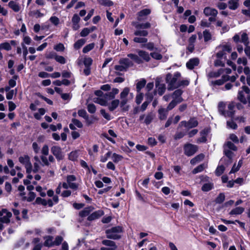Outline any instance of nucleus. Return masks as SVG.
I'll list each match as a JSON object with an SVG mask.
<instances>
[{
    "instance_id": "nucleus-1",
    "label": "nucleus",
    "mask_w": 250,
    "mask_h": 250,
    "mask_svg": "<svg viewBox=\"0 0 250 250\" xmlns=\"http://www.w3.org/2000/svg\"><path fill=\"white\" fill-rule=\"evenodd\" d=\"M132 25L134 26L136 30L134 32V35L137 36L133 39V41L135 42L139 43H146L147 42V39L145 37H146L148 32L147 31L144 30L148 29L151 27V24L146 22L145 23H139L137 22H132Z\"/></svg>"
},
{
    "instance_id": "nucleus-2",
    "label": "nucleus",
    "mask_w": 250,
    "mask_h": 250,
    "mask_svg": "<svg viewBox=\"0 0 250 250\" xmlns=\"http://www.w3.org/2000/svg\"><path fill=\"white\" fill-rule=\"evenodd\" d=\"M181 76L180 73L177 72L173 76L171 74H168L166 76V82L168 83V90H171L179 86L177 81L178 78Z\"/></svg>"
},
{
    "instance_id": "nucleus-3",
    "label": "nucleus",
    "mask_w": 250,
    "mask_h": 250,
    "mask_svg": "<svg viewBox=\"0 0 250 250\" xmlns=\"http://www.w3.org/2000/svg\"><path fill=\"white\" fill-rule=\"evenodd\" d=\"M122 231V228L118 226L113 227L112 228L107 229L105 231L106 237L109 239H118L120 238L119 234Z\"/></svg>"
},
{
    "instance_id": "nucleus-4",
    "label": "nucleus",
    "mask_w": 250,
    "mask_h": 250,
    "mask_svg": "<svg viewBox=\"0 0 250 250\" xmlns=\"http://www.w3.org/2000/svg\"><path fill=\"white\" fill-rule=\"evenodd\" d=\"M19 162L24 165L27 173H30L32 171V165L30 162V158L27 155L21 156L19 158Z\"/></svg>"
},
{
    "instance_id": "nucleus-5",
    "label": "nucleus",
    "mask_w": 250,
    "mask_h": 250,
    "mask_svg": "<svg viewBox=\"0 0 250 250\" xmlns=\"http://www.w3.org/2000/svg\"><path fill=\"white\" fill-rule=\"evenodd\" d=\"M242 89V90L238 92V99L241 102L246 104L247 103V99L250 96V90L247 86H243Z\"/></svg>"
},
{
    "instance_id": "nucleus-6",
    "label": "nucleus",
    "mask_w": 250,
    "mask_h": 250,
    "mask_svg": "<svg viewBox=\"0 0 250 250\" xmlns=\"http://www.w3.org/2000/svg\"><path fill=\"white\" fill-rule=\"evenodd\" d=\"M12 216V213L8 211L6 209L0 210V222L4 223H8L10 218Z\"/></svg>"
},
{
    "instance_id": "nucleus-7",
    "label": "nucleus",
    "mask_w": 250,
    "mask_h": 250,
    "mask_svg": "<svg viewBox=\"0 0 250 250\" xmlns=\"http://www.w3.org/2000/svg\"><path fill=\"white\" fill-rule=\"evenodd\" d=\"M197 150V147L195 145L190 144H187L184 146L185 153L186 155L190 156L193 155Z\"/></svg>"
},
{
    "instance_id": "nucleus-8",
    "label": "nucleus",
    "mask_w": 250,
    "mask_h": 250,
    "mask_svg": "<svg viewBox=\"0 0 250 250\" xmlns=\"http://www.w3.org/2000/svg\"><path fill=\"white\" fill-rule=\"evenodd\" d=\"M151 13V10L150 9H144L137 14V19L138 21H143L146 19L147 16L149 15Z\"/></svg>"
},
{
    "instance_id": "nucleus-9",
    "label": "nucleus",
    "mask_w": 250,
    "mask_h": 250,
    "mask_svg": "<svg viewBox=\"0 0 250 250\" xmlns=\"http://www.w3.org/2000/svg\"><path fill=\"white\" fill-rule=\"evenodd\" d=\"M161 79L157 78L155 80V85L156 91L158 94L160 95H162L166 90V86L165 84L161 83Z\"/></svg>"
},
{
    "instance_id": "nucleus-10",
    "label": "nucleus",
    "mask_w": 250,
    "mask_h": 250,
    "mask_svg": "<svg viewBox=\"0 0 250 250\" xmlns=\"http://www.w3.org/2000/svg\"><path fill=\"white\" fill-rule=\"evenodd\" d=\"M51 151L58 160H60L62 159L63 155L60 147L53 146L51 148Z\"/></svg>"
},
{
    "instance_id": "nucleus-11",
    "label": "nucleus",
    "mask_w": 250,
    "mask_h": 250,
    "mask_svg": "<svg viewBox=\"0 0 250 250\" xmlns=\"http://www.w3.org/2000/svg\"><path fill=\"white\" fill-rule=\"evenodd\" d=\"M154 117V115L153 113H149L146 115H142L140 117V120L141 121L144 120L142 122V123L146 124H149L151 123V121L153 120Z\"/></svg>"
},
{
    "instance_id": "nucleus-12",
    "label": "nucleus",
    "mask_w": 250,
    "mask_h": 250,
    "mask_svg": "<svg viewBox=\"0 0 250 250\" xmlns=\"http://www.w3.org/2000/svg\"><path fill=\"white\" fill-rule=\"evenodd\" d=\"M235 107V103L231 102L228 105V110H226V117H232L234 115V107Z\"/></svg>"
},
{
    "instance_id": "nucleus-13",
    "label": "nucleus",
    "mask_w": 250,
    "mask_h": 250,
    "mask_svg": "<svg viewBox=\"0 0 250 250\" xmlns=\"http://www.w3.org/2000/svg\"><path fill=\"white\" fill-rule=\"evenodd\" d=\"M199 63V59L197 58L190 59L186 63L187 68L189 69H192L195 66H197Z\"/></svg>"
},
{
    "instance_id": "nucleus-14",
    "label": "nucleus",
    "mask_w": 250,
    "mask_h": 250,
    "mask_svg": "<svg viewBox=\"0 0 250 250\" xmlns=\"http://www.w3.org/2000/svg\"><path fill=\"white\" fill-rule=\"evenodd\" d=\"M232 120V125H237V124H241L245 123V118L242 116H235L233 115L231 117ZM227 125H231L227 122Z\"/></svg>"
},
{
    "instance_id": "nucleus-15",
    "label": "nucleus",
    "mask_w": 250,
    "mask_h": 250,
    "mask_svg": "<svg viewBox=\"0 0 250 250\" xmlns=\"http://www.w3.org/2000/svg\"><path fill=\"white\" fill-rule=\"evenodd\" d=\"M80 18L78 14H75L72 18V28L74 30H77L80 28L79 22Z\"/></svg>"
},
{
    "instance_id": "nucleus-16",
    "label": "nucleus",
    "mask_w": 250,
    "mask_h": 250,
    "mask_svg": "<svg viewBox=\"0 0 250 250\" xmlns=\"http://www.w3.org/2000/svg\"><path fill=\"white\" fill-rule=\"evenodd\" d=\"M204 13L206 16L216 17L218 14V11L214 8L210 7H206L204 9Z\"/></svg>"
},
{
    "instance_id": "nucleus-17",
    "label": "nucleus",
    "mask_w": 250,
    "mask_h": 250,
    "mask_svg": "<svg viewBox=\"0 0 250 250\" xmlns=\"http://www.w3.org/2000/svg\"><path fill=\"white\" fill-rule=\"evenodd\" d=\"M104 215V211L102 210H98L93 212L91 214L88 216L87 219L89 221H92L99 218Z\"/></svg>"
},
{
    "instance_id": "nucleus-18",
    "label": "nucleus",
    "mask_w": 250,
    "mask_h": 250,
    "mask_svg": "<svg viewBox=\"0 0 250 250\" xmlns=\"http://www.w3.org/2000/svg\"><path fill=\"white\" fill-rule=\"evenodd\" d=\"M183 91L180 89H177L175 90L172 94V98L173 100L178 102V103H181L183 99L181 97Z\"/></svg>"
},
{
    "instance_id": "nucleus-19",
    "label": "nucleus",
    "mask_w": 250,
    "mask_h": 250,
    "mask_svg": "<svg viewBox=\"0 0 250 250\" xmlns=\"http://www.w3.org/2000/svg\"><path fill=\"white\" fill-rule=\"evenodd\" d=\"M119 64H122L126 69L133 66V62L128 58H122L119 61Z\"/></svg>"
},
{
    "instance_id": "nucleus-20",
    "label": "nucleus",
    "mask_w": 250,
    "mask_h": 250,
    "mask_svg": "<svg viewBox=\"0 0 250 250\" xmlns=\"http://www.w3.org/2000/svg\"><path fill=\"white\" fill-rule=\"evenodd\" d=\"M223 71L222 69H220L217 71H210L207 74V77L208 80L211 78H217L223 73Z\"/></svg>"
},
{
    "instance_id": "nucleus-21",
    "label": "nucleus",
    "mask_w": 250,
    "mask_h": 250,
    "mask_svg": "<svg viewBox=\"0 0 250 250\" xmlns=\"http://www.w3.org/2000/svg\"><path fill=\"white\" fill-rule=\"evenodd\" d=\"M239 0H229L228 2L229 9L235 10L239 6Z\"/></svg>"
},
{
    "instance_id": "nucleus-22",
    "label": "nucleus",
    "mask_w": 250,
    "mask_h": 250,
    "mask_svg": "<svg viewBox=\"0 0 250 250\" xmlns=\"http://www.w3.org/2000/svg\"><path fill=\"white\" fill-rule=\"evenodd\" d=\"M168 110L167 109L164 108L163 107H161L159 108L158 110V114L159 118L161 120H165L167 118Z\"/></svg>"
},
{
    "instance_id": "nucleus-23",
    "label": "nucleus",
    "mask_w": 250,
    "mask_h": 250,
    "mask_svg": "<svg viewBox=\"0 0 250 250\" xmlns=\"http://www.w3.org/2000/svg\"><path fill=\"white\" fill-rule=\"evenodd\" d=\"M218 111L221 115L226 117V110H225L226 104L224 102H221L218 104Z\"/></svg>"
},
{
    "instance_id": "nucleus-24",
    "label": "nucleus",
    "mask_w": 250,
    "mask_h": 250,
    "mask_svg": "<svg viewBox=\"0 0 250 250\" xmlns=\"http://www.w3.org/2000/svg\"><path fill=\"white\" fill-rule=\"evenodd\" d=\"M93 210V208L91 207H88L85 208L83 210L81 211L79 213L80 216L83 217H85Z\"/></svg>"
},
{
    "instance_id": "nucleus-25",
    "label": "nucleus",
    "mask_w": 250,
    "mask_h": 250,
    "mask_svg": "<svg viewBox=\"0 0 250 250\" xmlns=\"http://www.w3.org/2000/svg\"><path fill=\"white\" fill-rule=\"evenodd\" d=\"M217 49H221L225 54L227 52H230L232 50L231 45L229 44L220 45L217 47Z\"/></svg>"
},
{
    "instance_id": "nucleus-26",
    "label": "nucleus",
    "mask_w": 250,
    "mask_h": 250,
    "mask_svg": "<svg viewBox=\"0 0 250 250\" xmlns=\"http://www.w3.org/2000/svg\"><path fill=\"white\" fill-rule=\"evenodd\" d=\"M9 6L15 12H18L20 10V6L14 1H10L8 3Z\"/></svg>"
},
{
    "instance_id": "nucleus-27",
    "label": "nucleus",
    "mask_w": 250,
    "mask_h": 250,
    "mask_svg": "<svg viewBox=\"0 0 250 250\" xmlns=\"http://www.w3.org/2000/svg\"><path fill=\"white\" fill-rule=\"evenodd\" d=\"M244 208L243 207H236L232 209L229 214L231 215H238L242 214L244 211Z\"/></svg>"
},
{
    "instance_id": "nucleus-28",
    "label": "nucleus",
    "mask_w": 250,
    "mask_h": 250,
    "mask_svg": "<svg viewBox=\"0 0 250 250\" xmlns=\"http://www.w3.org/2000/svg\"><path fill=\"white\" fill-rule=\"evenodd\" d=\"M139 56L142 58L146 62H148L150 60V57L148 53L146 51L140 50L138 52Z\"/></svg>"
},
{
    "instance_id": "nucleus-29",
    "label": "nucleus",
    "mask_w": 250,
    "mask_h": 250,
    "mask_svg": "<svg viewBox=\"0 0 250 250\" xmlns=\"http://www.w3.org/2000/svg\"><path fill=\"white\" fill-rule=\"evenodd\" d=\"M94 102L98 103L102 105H105L107 102L106 98L104 97L95 98L94 99Z\"/></svg>"
},
{
    "instance_id": "nucleus-30",
    "label": "nucleus",
    "mask_w": 250,
    "mask_h": 250,
    "mask_svg": "<svg viewBox=\"0 0 250 250\" xmlns=\"http://www.w3.org/2000/svg\"><path fill=\"white\" fill-rule=\"evenodd\" d=\"M120 101L119 100H114L112 101L111 103L109 105L108 108L110 111H113L119 105Z\"/></svg>"
},
{
    "instance_id": "nucleus-31",
    "label": "nucleus",
    "mask_w": 250,
    "mask_h": 250,
    "mask_svg": "<svg viewBox=\"0 0 250 250\" xmlns=\"http://www.w3.org/2000/svg\"><path fill=\"white\" fill-rule=\"evenodd\" d=\"M45 241L44 243V245L47 247H52L54 246L53 241V237L52 236H46L45 238Z\"/></svg>"
},
{
    "instance_id": "nucleus-32",
    "label": "nucleus",
    "mask_w": 250,
    "mask_h": 250,
    "mask_svg": "<svg viewBox=\"0 0 250 250\" xmlns=\"http://www.w3.org/2000/svg\"><path fill=\"white\" fill-rule=\"evenodd\" d=\"M78 152L79 151L78 150H75L71 152L68 155L69 159L72 161L77 160L79 155Z\"/></svg>"
},
{
    "instance_id": "nucleus-33",
    "label": "nucleus",
    "mask_w": 250,
    "mask_h": 250,
    "mask_svg": "<svg viewBox=\"0 0 250 250\" xmlns=\"http://www.w3.org/2000/svg\"><path fill=\"white\" fill-rule=\"evenodd\" d=\"M146 84V81L142 79L137 83L136 89L138 93H139L141 89L143 88Z\"/></svg>"
},
{
    "instance_id": "nucleus-34",
    "label": "nucleus",
    "mask_w": 250,
    "mask_h": 250,
    "mask_svg": "<svg viewBox=\"0 0 250 250\" xmlns=\"http://www.w3.org/2000/svg\"><path fill=\"white\" fill-rule=\"evenodd\" d=\"M102 244L104 245L109 246L110 248L115 247V249H117V246L114 241L109 240H104L102 241Z\"/></svg>"
},
{
    "instance_id": "nucleus-35",
    "label": "nucleus",
    "mask_w": 250,
    "mask_h": 250,
    "mask_svg": "<svg viewBox=\"0 0 250 250\" xmlns=\"http://www.w3.org/2000/svg\"><path fill=\"white\" fill-rule=\"evenodd\" d=\"M85 42V40L84 39H81L78 40L74 44V47L75 49H78L80 48Z\"/></svg>"
},
{
    "instance_id": "nucleus-36",
    "label": "nucleus",
    "mask_w": 250,
    "mask_h": 250,
    "mask_svg": "<svg viewBox=\"0 0 250 250\" xmlns=\"http://www.w3.org/2000/svg\"><path fill=\"white\" fill-rule=\"evenodd\" d=\"M213 187V184L212 183L208 182L203 185L202 187V190L204 191H208L211 190Z\"/></svg>"
},
{
    "instance_id": "nucleus-37",
    "label": "nucleus",
    "mask_w": 250,
    "mask_h": 250,
    "mask_svg": "<svg viewBox=\"0 0 250 250\" xmlns=\"http://www.w3.org/2000/svg\"><path fill=\"white\" fill-rule=\"evenodd\" d=\"M180 119V117L179 116H176L174 118L169 119L167 121V123L166 125H170V124H176L178 123Z\"/></svg>"
},
{
    "instance_id": "nucleus-38",
    "label": "nucleus",
    "mask_w": 250,
    "mask_h": 250,
    "mask_svg": "<svg viewBox=\"0 0 250 250\" xmlns=\"http://www.w3.org/2000/svg\"><path fill=\"white\" fill-rule=\"evenodd\" d=\"M204 41L205 42H207L210 40L211 39V35L209 30H205L203 32Z\"/></svg>"
},
{
    "instance_id": "nucleus-39",
    "label": "nucleus",
    "mask_w": 250,
    "mask_h": 250,
    "mask_svg": "<svg viewBox=\"0 0 250 250\" xmlns=\"http://www.w3.org/2000/svg\"><path fill=\"white\" fill-rule=\"evenodd\" d=\"M224 148H227L229 150H232L235 151L237 149L235 145L231 142H227L224 146Z\"/></svg>"
},
{
    "instance_id": "nucleus-40",
    "label": "nucleus",
    "mask_w": 250,
    "mask_h": 250,
    "mask_svg": "<svg viewBox=\"0 0 250 250\" xmlns=\"http://www.w3.org/2000/svg\"><path fill=\"white\" fill-rule=\"evenodd\" d=\"M111 155H112V157H111L112 160L115 163H118L119 161H121L123 159L122 156L117 154L115 153H114L112 154Z\"/></svg>"
},
{
    "instance_id": "nucleus-41",
    "label": "nucleus",
    "mask_w": 250,
    "mask_h": 250,
    "mask_svg": "<svg viewBox=\"0 0 250 250\" xmlns=\"http://www.w3.org/2000/svg\"><path fill=\"white\" fill-rule=\"evenodd\" d=\"M98 3L105 6H110L113 4V2L110 0H98Z\"/></svg>"
},
{
    "instance_id": "nucleus-42",
    "label": "nucleus",
    "mask_w": 250,
    "mask_h": 250,
    "mask_svg": "<svg viewBox=\"0 0 250 250\" xmlns=\"http://www.w3.org/2000/svg\"><path fill=\"white\" fill-rule=\"evenodd\" d=\"M95 44L94 43H89L85 46L83 49V52L84 53H86L91 50L94 47Z\"/></svg>"
},
{
    "instance_id": "nucleus-43",
    "label": "nucleus",
    "mask_w": 250,
    "mask_h": 250,
    "mask_svg": "<svg viewBox=\"0 0 250 250\" xmlns=\"http://www.w3.org/2000/svg\"><path fill=\"white\" fill-rule=\"evenodd\" d=\"M36 194L33 192H30L27 197L23 196V199L27 201L28 202L32 201L35 198Z\"/></svg>"
},
{
    "instance_id": "nucleus-44",
    "label": "nucleus",
    "mask_w": 250,
    "mask_h": 250,
    "mask_svg": "<svg viewBox=\"0 0 250 250\" xmlns=\"http://www.w3.org/2000/svg\"><path fill=\"white\" fill-rule=\"evenodd\" d=\"M206 167H207V165H205V164L200 165L193 170L192 173L193 174H196L198 172H200L202 171Z\"/></svg>"
},
{
    "instance_id": "nucleus-45",
    "label": "nucleus",
    "mask_w": 250,
    "mask_h": 250,
    "mask_svg": "<svg viewBox=\"0 0 250 250\" xmlns=\"http://www.w3.org/2000/svg\"><path fill=\"white\" fill-rule=\"evenodd\" d=\"M241 42H243L245 45H249V38L248 37V35L245 33H243L241 35Z\"/></svg>"
},
{
    "instance_id": "nucleus-46",
    "label": "nucleus",
    "mask_w": 250,
    "mask_h": 250,
    "mask_svg": "<svg viewBox=\"0 0 250 250\" xmlns=\"http://www.w3.org/2000/svg\"><path fill=\"white\" fill-rule=\"evenodd\" d=\"M18 78V76L14 75L12 78L9 81L8 83L10 87H14L16 85V80Z\"/></svg>"
},
{
    "instance_id": "nucleus-47",
    "label": "nucleus",
    "mask_w": 250,
    "mask_h": 250,
    "mask_svg": "<svg viewBox=\"0 0 250 250\" xmlns=\"http://www.w3.org/2000/svg\"><path fill=\"white\" fill-rule=\"evenodd\" d=\"M41 162H34L33 167H32V171L34 173L38 172L41 168Z\"/></svg>"
},
{
    "instance_id": "nucleus-48",
    "label": "nucleus",
    "mask_w": 250,
    "mask_h": 250,
    "mask_svg": "<svg viewBox=\"0 0 250 250\" xmlns=\"http://www.w3.org/2000/svg\"><path fill=\"white\" fill-rule=\"evenodd\" d=\"M0 49H4L9 51L11 49V46L10 43L7 42L1 43L0 44Z\"/></svg>"
},
{
    "instance_id": "nucleus-49",
    "label": "nucleus",
    "mask_w": 250,
    "mask_h": 250,
    "mask_svg": "<svg viewBox=\"0 0 250 250\" xmlns=\"http://www.w3.org/2000/svg\"><path fill=\"white\" fill-rule=\"evenodd\" d=\"M129 92V88L128 87H125L120 94V99L127 98Z\"/></svg>"
},
{
    "instance_id": "nucleus-50",
    "label": "nucleus",
    "mask_w": 250,
    "mask_h": 250,
    "mask_svg": "<svg viewBox=\"0 0 250 250\" xmlns=\"http://www.w3.org/2000/svg\"><path fill=\"white\" fill-rule=\"evenodd\" d=\"M121 103H120V106L122 109L124 110H127V106H126L125 104L128 102V100L127 98L121 99Z\"/></svg>"
},
{
    "instance_id": "nucleus-51",
    "label": "nucleus",
    "mask_w": 250,
    "mask_h": 250,
    "mask_svg": "<svg viewBox=\"0 0 250 250\" xmlns=\"http://www.w3.org/2000/svg\"><path fill=\"white\" fill-rule=\"evenodd\" d=\"M55 61L62 64H65L66 62V59L64 57L58 55L56 57Z\"/></svg>"
},
{
    "instance_id": "nucleus-52",
    "label": "nucleus",
    "mask_w": 250,
    "mask_h": 250,
    "mask_svg": "<svg viewBox=\"0 0 250 250\" xmlns=\"http://www.w3.org/2000/svg\"><path fill=\"white\" fill-rule=\"evenodd\" d=\"M225 170V167L223 165L218 166L216 170L215 174L217 176L221 175Z\"/></svg>"
},
{
    "instance_id": "nucleus-53",
    "label": "nucleus",
    "mask_w": 250,
    "mask_h": 250,
    "mask_svg": "<svg viewBox=\"0 0 250 250\" xmlns=\"http://www.w3.org/2000/svg\"><path fill=\"white\" fill-rule=\"evenodd\" d=\"M92 59L89 57L85 58L83 60V63L84 65H85V67H90V66L92 64Z\"/></svg>"
},
{
    "instance_id": "nucleus-54",
    "label": "nucleus",
    "mask_w": 250,
    "mask_h": 250,
    "mask_svg": "<svg viewBox=\"0 0 250 250\" xmlns=\"http://www.w3.org/2000/svg\"><path fill=\"white\" fill-rule=\"evenodd\" d=\"M127 57L131 59L132 60L135 61L136 62L139 63L141 62V60L140 59L139 57L135 54H128L127 55Z\"/></svg>"
},
{
    "instance_id": "nucleus-55",
    "label": "nucleus",
    "mask_w": 250,
    "mask_h": 250,
    "mask_svg": "<svg viewBox=\"0 0 250 250\" xmlns=\"http://www.w3.org/2000/svg\"><path fill=\"white\" fill-rule=\"evenodd\" d=\"M179 103L175 100H172V101L169 104L167 107V109L168 111L172 109Z\"/></svg>"
},
{
    "instance_id": "nucleus-56",
    "label": "nucleus",
    "mask_w": 250,
    "mask_h": 250,
    "mask_svg": "<svg viewBox=\"0 0 250 250\" xmlns=\"http://www.w3.org/2000/svg\"><path fill=\"white\" fill-rule=\"evenodd\" d=\"M35 202L37 204H41L43 206L47 205V200L40 197H37L36 199Z\"/></svg>"
},
{
    "instance_id": "nucleus-57",
    "label": "nucleus",
    "mask_w": 250,
    "mask_h": 250,
    "mask_svg": "<svg viewBox=\"0 0 250 250\" xmlns=\"http://www.w3.org/2000/svg\"><path fill=\"white\" fill-rule=\"evenodd\" d=\"M54 49L57 51H63L64 50V46L62 43H60L54 46Z\"/></svg>"
},
{
    "instance_id": "nucleus-58",
    "label": "nucleus",
    "mask_w": 250,
    "mask_h": 250,
    "mask_svg": "<svg viewBox=\"0 0 250 250\" xmlns=\"http://www.w3.org/2000/svg\"><path fill=\"white\" fill-rule=\"evenodd\" d=\"M42 155L47 156L49 153V147L47 145H45L43 146L41 150Z\"/></svg>"
},
{
    "instance_id": "nucleus-59",
    "label": "nucleus",
    "mask_w": 250,
    "mask_h": 250,
    "mask_svg": "<svg viewBox=\"0 0 250 250\" xmlns=\"http://www.w3.org/2000/svg\"><path fill=\"white\" fill-rule=\"evenodd\" d=\"M111 154L112 152L111 151L107 152L104 156H101V161L103 163L105 162Z\"/></svg>"
},
{
    "instance_id": "nucleus-60",
    "label": "nucleus",
    "mask_w": 250,
    "mask_h": 250,
    "mask_svg": "<svg viewBox=\"0 0 250 250\" xmlns=\"http://www.w3.org/2000/svg\"><path fill=\"white\" fill-rule=\"evenodd\" d=\"M143 100V94L141 93H138V94L136 95V103L137 104H141L142 101Z\"/></svg>"
},
{
    "instance_id": "nucleus-61",
    "label": "nucleus",
    "mask_w": 250,
    "mask_h": 250,
    "mask_svg": "<svg viewBox=\"0 0 250 250\" xmlns=\"http://www.w3.org/2000/svg\"><path fill=\"white\" fill-rule=\"evenodd\" d=\"M225 198V196L224 194L223 193H220L218 196L216 198L215 201L217 203H222Z\"/></svg>"
},
{
    "instance_id": "nucleus-62",
    "label": "nucleus",
    "mask_w": 250,
    "mask_h": 250,
    "mask_svg": "<svg viewBox=\"0 0 250 250\" xmlns=\"http://www.w3.org/2000/svg\"><path fill=\"white\" fill-rule=\"evenodd\" d=\"M78 114L80 116L83 117L85 119H87L88 118L87 113L84 109L79 110L78 112Z\"/></svg>"
},
{
    "instance_id": "nucleus-63",
    "label": "nucleus",
    "mask_w": 250,
    "mask_h": 250,
    "mask_svg": "<svg viewBox=\"0 0 250 250\" xmlns=\"http://www.w3.org/2000/svg\"><path fill=\"white\" fill-rule=\"evenodd\" d=\"M62 240L63 238L62 236H57L56 237L55 240L54 241V246H59L62 242Z\"/></svg>"
},
{
    "instance_id": "nucleus-64",
    "label": "nucleus",
    "mask_w": 250,
    "mask_h": 250,
    "mask_svg": "<svg viewBox=\"0 0 250 250\" xmlns=\"http://www.w3.org/2000/svg\"><path fill=\"white\" fill-rule=\"evenodd\" d=\"M87 110L89 112L94 113L96 111V107L93 104H88L87 105Z\"/></svg>"
}]
</instances>
